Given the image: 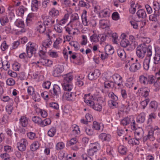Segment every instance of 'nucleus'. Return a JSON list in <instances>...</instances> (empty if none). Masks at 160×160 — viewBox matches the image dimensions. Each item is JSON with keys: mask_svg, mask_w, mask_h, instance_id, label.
<instances>
[{"mask_svg": "<svg viewBox=\"0 0 160 160\" xmlns=\"http://www.w3.org/2000/svg\"><path fill=\"white\" fill-rule=\"evenodd\" d=\"M64 83H72L73 76L71 73H68L63 76Z\"/></svg>", "mask_w": 160, "mask_h": 160, "instance_id": "cd10ccee", "label": "nucleus"}, {"mask_svg": "<svg viewBox=\"0 0 160 160\" xmlns=\"http://www.w3.org/2000/svg\"><path fill=\"white\" fill-rule=\"evenodd\" d=\"M118 152L122 155H125L126 154L127 149V148L123 145H120L118 148Z\"/></svg>", "mask_w": 160, "mask_h": 160, "instance_id": "79ce46f5", "label": "nucleus"}, {"mask_svg": "<svg viewBox=\"0 0 160 160\" xmlns=\"http://www.w3.org/2000/svg\"><path fill=\"white\" fill-rule=\"evenodd\" d=\"M141 68V64L139 63H135L132 64L129 67L130 71L135 72L139 69Z\"/></svg>", "mask_w": 160, "mask_h": 160, "instance_id": "a878e982", "label": "nucleus"}, {"mask_svg": "<svg viewBox=\"0 0 160 160\" xmlns=\"http://www.w3.org/2000/svg\"><path fill=\"white\" fill-rule=\"evenodd\" d=\"M141 8L140 5L138 3L135 4L134 2L132 1L131 2L130 7L129 8V11L131 13L133 14L135 13L137 9Z\"/></svg>", "mask_w": 160, "mask_h": 160, "instance_id": "aec40b11", "label": "nucleus"}, {"mask_svg": "<svg viewBox=\"0 0 160 160\" xmlns=\"http://www.w3.org/2000/svg\"><path fill=\"white\" fill-rule=\"evenodd\" d=\"M101 75L100 71L98 69L90 72L88 75V79L91 80L96 79Z\"/></svg>", "mask_w": 160, "mask_h": 160, "instance_id": "ddd939ff", "label": "nucleus"}, {"mask_svg": "<svg viewBox=\"0 0 160 160\" xmlns=\"http://www.w3.org/2000/svg\"><path fill=\"white\" fill-rule=\"evenodd\" d=\"M101 127V123H100L96 121L93 122L92 126V128L93 129L98 130H100Z\"/></svg>", "mask_w": 160, "mask_h": 160, "instance_id": "0e129e2a", "label": "nucleus"}, {"mask_svg": "<svg viewBox=\"0 0 160 160\" xmlns=\"http://www.w3.org/2000/svg\"><path fill=\"white\" fill-rule=\"evenodd\" d=\"M104 49L105 52L109 55L113 54L114 52L113 47L110 45H106Z\"/></svg>", "mask_w": 160, "mask_h": 160, "instance_id": "72a5a7b5", "label": "nucleus"}, {"mask_svg": "<svg viewBox=\"0 0 160 160\" xmlns=\"http://www.w3.org/2000/svg\"><path fill=\"white\" fill-rule=\"evenodd\" d=\"M72 133L75 135L79 134L80 133L79 128L76 124L72 126Z\"/></svg>", "mask_w": 160, "mask_h": 160, "instance_id": "de8ad7c7", "label": "nucleus"}, {"mask_svg": "<svg viewBox=\"0 0 160 160\" xmlns=\"http://www.w3.org/2000/svg\"><path fill=\"white\" fill-rule=\"evenodd\" d=\"M150 58L146 57L145 59L143 62V68L144 69L147 70L149 67V62H150Z\"/></svg>", "mask_w": 160, "mask_h": 160, "instance_id": "37998d69", "label": "nucleus"}, {"mask_svg": "<svg viewBox=\"0 0 160 160\" xmlns=\"http://www.w3.org/2000/svg\"><path fill=\"white\" fill-rule=\"evenodd\" d=\"M137 15L139 18H145L146 16V14L145 11L143 9H140L137 12Z\"/></svg>", "mask_w": 160, "mask_h": 160, "instance_id": "864d4df0", "label": "nucleus"}, {"mask_svg": "<svg viewBox=\"0 0 160 160\" xmlns=\"http://www.w3.org/2000/svg\"><path fill=\"white\" fill-rule=\"evenodd\" d=\"M138 92L142 96L146 97L149 95L150 90L147 87H142L138 90Z\"/></svg>", "mask_w": 160, "mask_h": 160, "instance_id": "4be33fe9", "label": "nucleus"}, {"mask_svg": "<svg viewBox=\"0 0 160 160\" xmlns=\"http://www.w3.org/2000/svg\"><path fill=\"white\" fill-rule=\"evenodd\" d=\"M154 127H152L151 128V131L149 132L148 135L147 137H145L143 138V139H147V138L149 139L151 141H153L155 139V138L153 137L154 134V131H155L154 130Z\"/></svg>", "mask_w": 160, "mask_h": 160, "instance_id": "473e14b6", "label": "nucleus"}, {"mask_svg": "<svg viewBox=\"0 0 160 160\" xmlns=\"http://www.w3.org/2000/svg\"><path fill=\"white\" fill-rule=\"evenodd\" d=\"M65 147V144L62 142H59L56 145V149L57 150H59L63 149Z\"/></svg>", "mask_w": 160, "mask_h": 160, "instance_id": "69168bd1", "label": "nucleus"}, {"mask_svg": "<svg viewBox=\"0 0 160 160\" xmlns=\"http://www.w3.org/2000/svg\"><path fill=\"white\" fill-rule=\"evenodd\" d=\"M38 46L35 43L29 42L27 44L26 51L28 56L31 58L38 50Z\"/></svg>", "mask_w": 160, "mask_h": 160, "instance_id": "f03ea898", "label": "nucleus"}, {"mask_svg": "<svg viewBox=\"0 0 160 160\" xmlns=\"http://www.w3.org/2000/svg\"><path fill=\"white\" fill-rule=\"evenodd\" d=\"M70 23L72 25L74 29H78L81 28V26L78 21H70Z\"/></svg>", "mask_w": 160, "mask_h": 160, "instance_id": "e433bc0d", "label": "nucleus"}, {"mask_svg": "<svg viewBox=\"0 0 160 160\" xmlns=\"http://www.w3.org/2000/svg\"><path fill=\"white\" fill-rule=\"evenodd\" d=\"M110 15V10L109 9H102L99 13L98 17L100 18L108 17Z\"/></svg>", "mask_w": 160, "mask_h": 160, "instance_id": "c756f323", "label": "nucleus"}, {"mask_svg": "<svg viewBox=\"0 0 160 160\" xmlns=\"http://www.w3.org/2000/svg\"><path fill=\"white\" fill-rule=\"evenodd\" d=\"M99 138L102 142H109L110 141L112 138L111 135L108 133H102L99 136Z\"/></svg>", "mask_w": 160, "mask_h": 160, "instance_id": "f3484780", "label": "nucleus"}, {"mask_svg": "<svg viewBox=\"0 0 160 160\" xmlns=\"http://www.w3.org/2000/svg\"><path fill=\"white\" fill-rule=\"evenodd\" d=\"M36 29L40 33H43L46 30L45 25L42 22H39L37 25Z\"/></svg>", "mask_w": 160, "mask_h": 160, "instance_id": "5701e85b", "label": "nucleus"}, {"mask_svg": "<svg viewBox=\"0 0 160 160\" xmlns=\"http://www.w3.org/2000/svg\"><path fill=\"white\" fill-rule=\"evenodd\" d=\"M129 39L130 41L132 42L130 43V50H132L135 48V38L132 35L129 36Z\"/></svg>", "mask_w": 160, "mask_h": 160, "instance_id": "4c0bfd02", "label": "nucleus"}, {"mask_svg": "<svg viewBox=\"0 0 160 160\" xmlns=\"http://www.w3.org/2000/svg\"><path fill=\"white\" fill-rule=\"evenodd\" d=\"M139 22L134 20H132L130 21L131 27L135 29L138 28V24Z\"/></svg>", "mask_w": 160, "mask_h": 160, "instance_id": "bf43d9fd", "label": "nucleus"}, {"mask_svg": "<svg viewBox=\"0 0 160 160\" xmlns=\"http://www.w3.org/2000/svg\"><path fill=\"white\" fill-rule=\"evenodd\" d=\"M27 135L28 138L31 140H35L37 138L36 134L32 132H28Z\"/></svg>", "mask_w": 160, "mask_h": 160, "instance_id": "09e8293b", "label": "nucleus"}, {"mask_svg": "<svg viewBox=\"0 0 160 160\" xmlns=\"http://www.w3.org/2000/svg\"><path fill=\"white\" fill-rule=\"evenodd\" d=\"M51 122V119L49 118L45 119L43 120H42V122L41 124V127H44L45 126L50 125Z\"/></svg>", "mask_w": 160, "mask_h": 160, "instance_id": "603ef678", "label": "nucleus"}, {"mask_svg": "<svg viewBox=\"0 0 160 160\" xmlns=\"http://www.w3.org/2000/svg\"><path fill=\"white\" fill-rule=\"evenodd\" d=\"M15 24L16 26L21 28H23L24 26V22L22 20L17 19L15 22Z\"/></svg>", "mask_w": 160, "mask_h": 160, "instance_id": "6e6d98bb", "label": "nucleus"}, {"mask_svg": "<svg viewBox=\"0 0 160 160\" xmlns=\"http://www.w3.org/2000/svg\"><path fill=\"white\" fill-rule=\"evenodd\" d=\"M49 14L52 17L56 18L59 15V12L58 10L53 8L49 10Z\"/></svg>", "mask_w": 160, "mask_h": 160, "instance_id": "c85d7f7f", "label": "nucleus"}, {"mask_svg": "<svg viewBox=\"0 0 160 160\" xmlns=\"http://www.w3.org/2000/svg\"><path fill=\"white\" fill-rule=\"evenodd\" d=\"M155 77L152 75L147 76L141 75L139 76V80L140 82L144 85L151 84L155 82Z\"/></svg>", "mask_w": 160, "mask_h": 160, "instance_id": "7ed1b4c3", "label": "nucleus"}, {"mask_svg": "<svg viewBox=\"0 0 160 160\" xmlns=\"http://www.w3.org/2000/svg\"><path fill=\"white\" fill-rule=\"evenodd\" d=\"M131 123L132 129L134 130L135 129V121L132 116H130L125 118L122 119L120 121V124L123 126H126Z\"/></svg>", "mask_w": 160, "mask_h": 160, "instance_id": "20e7f679", "label": "nucleus"}, {"mask_svg": "<svg viewBox=\"0 0 160 160\" xmlns=\"http://www.w3.org/2000/svg\"><path fill=\"white\" fill-rule=\"evenodd\" d=\"M145 115L144 113L142 112L138 115L136 118L137 122L139 123H143L145 121Z\"/></svg>", "mask_w": 160, "mask_h": 160, "instance_id": "c9c22d12", "label": "nucleus"}, {"mask_svg": "<svg viewBox=\"0 0 160 160\" xmlns=\"http://www.w3.org/2000/svg\"><path fill=\"white\" fill-rule=\"evenodd\" d=\"M40 6V2L38 0H32L31 8L33 11H37Z\"/></svg>", "mask_w": 160, "mask_h": 160, "instance_id": "412c9836", "label": "nucleus"}, {"mask_svg": "<svg viewBox=\"0 0 160 160\" xmlns=\"http://www.w3.org/2000/svg\"><path fill=\"white\" fill-rule=\"evenodd\" d=\"M93 118L92 115L89 113H87L86 114L85 119H81L80 122L84 124H87L88 122L92 121Z\"/></svg>", "mask_w": 160, "mask_h": 160, "instance_id": "393cba45", "label": "nucleus"}, {"mask_svg": "<svg viewBox=\"0 0 160 160\" xmlns=\"http://www.w3.org/2000/svg\"><path fill=\"white\" fill-rule=\"evenodd\" d=\"M62 42V39L58 38L57 39L54 43L53 47L56 49H59L60 47L59 44Z\"/></svg>", "mask_w": 160, "mask_h": 160, "instance_id": "3c124183", "label": "nucleus"}, {"mask_svg": "<svg viewBox=\"0 0 160 160\" xmlns=\"http://www.w3.org/2000/svg\"><path fill=\"white\" fill-rule=\"evenodd\" d=\"M66 160H78V158L76 156V153H74L72 156H70L69 154L67 155Z\"/></svg>", "mask_w": 160, "mask_h": 160, "instance_id": "774afa93", "label": "nucleus"}, {"mask_svg": "<svg viewBox=\"0 0 160 160\" xmlns=\"http://www.w3.org/2000/svg\"><path fill=\"white\" fill-rule=\"evenodd\" d=\"M40 64L41 65L47 66H50L52 64V60L45 58H41L39 61L37 62L36 64Z\"/></svg>", "mask_w": 160, "mask_h": 160, "instance_id": "a211bd4d", "label": "nucleus"}, {"mask_svg": "<svg viewBox=\"0 0 160 160\" xmlns=\"http://www.w3.org/2000/svg\"><path fill=\"white\" fill-rule=\"evenodd\" d=\"M92 7L94 8V12L97 13L98 16L99 13L101 11L102 9H101L100 6L97 4L95 5V2L93 3Z\"/></svg>", "mask_w": 160, "mask_h": 160, "instance_id": "c03bdc74", "label": "nucleus"}, {"mask_svg": "<svg viewBox=\"0 0 160 160\" xmlns=\"http://www.w3.org/2000/svg\"><path fill=\"white\" fill-rule=\"evenodd\" d=\"M28 144L27 141L25 139H22L20 142L17 144V147L19 150L21 151H24L26 149V146Z\"/></svg>", "mask_w": 160, "mask_h": 160, "instance_id": "2eb2a0df", "label": "nucleus"}, {"mask_svg": "<svg viewBox=\"0 0 160 160\" xmlns=\"http://www.w3.org/2000/svg\"><path fill=\"white\" fill-rule=\"evenodd\" d=\"M112 18L113 20L118 21L120 18V15L118 12H114L112 14Z\"/></svg>", "mask_w": 160, "mask_h": 160, "instance_id": "e2e57ef3", "label": "nucleus"}, {"mask_svg": "<svg viewBox=\"0 0 160 160\" xmlns=\"http://www.w3.org/2000/svg\"><path fill=\"white\" fill-rule=\"evenodd\" d=\"M113 82L118 87L122 88L123 86V80L121 76L118 74H115L112 75Z\"/></svg>", "mask_w": 160, "mask_h": 160, "instance_id": "9b49d317", "label": "nucleus"}, {"mask_svg": "<svg viewBox=\"0 0 160 160\" xmlns=\"http://www.w3.org/2000/svg\"><path fill=\"white\" fill-rule=\"evenodd\" d=\"M126 132H128L127 134H126L123 137V139L126 141H128V143L130 145H138L139 143L138 140L135 138H131L130 133L131 132L130 131H128L127 129H126Z\"/></svg>", "mask_w": 160, "mask_h": 160, "instance_id": "39448f33", "label": "nucleus"}, {"mask_svg": "<svg viewBox=\"0 0 160 160\" xmlns=\"http://www.w3.org/2000/svg\"><path fill=\"white\" fill-rule=\"evenodd\" d=\"M28 120L25 116H21L19 119L20 124L23 127H26L28 124Z\"/></svg>", "mask_w": 160, "mask_h": 160, "instance_id": "7c9ffc66", "label": "nucleus"}, {"mask_svg": "<svg viewBox=\"0 0 160 160\" xmlns=\"http://www.w3.org/2000/svg\"><path fill=\"white\" fill-rule=\"evenodd\" d=\"M64 67L63 66L58 65L54 68L53 71V75L56 77L58 76L64 70Z\"/></svg>", "mask_w": 160, "mask_h": 160, "instance_id": "dca6fc26", "label": "nucleus"}, {"mask_svg": "<svg viewBox=\"0 0 160 160\" xmlns=\"http://www.w3.org/2000/svg\"><path fill=\"white\" fill-rule=\"evenodd\" d=\"M42 18L43 20V23L45 26L50 25L54 23V20L49 16L44 15L42 16Z\"/></svg>", "mask_w": 160, "mask_h": 160, "instance_id": "4468645a", "label": "nucleus"}, {"mask_svg": "<svg viewBox=\"0 0 160 160\" xmlns=\"http://www.w3.org/2000/svg\"><path fill=\"white\" fill-rule=\"evenodd\" d=\"M69 18V14H65L63 17L59 22V25H63L65 24L67 22Z\"/></svg>", "mask_w": 160, "mask_h": 160, "instance_id": "a19ab883", "label": "nucleus"}, {"mask_svg": "<svg viewBox=\"0 0 160 160\" xmlns=\"http://www.w3.org/2000/svg\"><path fill=\"white\" fill-rule=\"evenodd\" d=\"M53 90L54 94L56 95H58L61 93L60 88L57 85H54Z\"/></svg>", "mask_w": 160, "mask_h": 160, "instance_id": "5fc2aeb1", "label": "nucleus"}, {"mask_svg": "<svg viewBox=\"0 0 160 160\" xmlns=\"http://www.w3.org/2000/svg\"><path fill=\"white\" fill-rule=\"evenodd\" d=\"M103 100L101 98H98L97 100H95L92 106H89L94 110L97 111H101L102 107L101 104L102 103Z\"/></svg>", "mask_w": 160, "mask_h": 160, "instance_id": "9d476101", "label": "nucleus"}, {"mask_svg": "<svg viewBox=\"0 0 160 160\" xmlns=\"http://www.w3.org/2000/svg\"><path fill=\"white\" fill-rule=\"evenodd\" d=\"M134 83L135 80L133 78H130L127 80L125 86L128 88H131L132 87Z\"/></svg>", "mask_w": 160, "mask_h": 160, "instance_id": "58836bf2", "label": "nucleus"}, {"mask_svg": "<svg viewBox=\"0 0 160 160\" xmlns=\"http://www.w3.org/2000/svg\"><path fill=\"white\" fill-rule=\"evenodd\" d=\"M62 87L64 91H70L73 88V86L72 83H64Z\"/></svg>", "mask_w": 160, "mask_h": 160, "instance_id": "f704fd0d", "label": "nucleus"}, {"mask_svg": "<svg viewBox=\"0 0 160 160\" xmlns=\"http://www.w3.org/2000/svg\"><path fill=\"white\" fill-rule=\"evenodd\" d=\"M101 35L99 34L94 33L90 37V40L92 42H97L99 41Z\"/></svg>", "mask_w": 160, "mask_h": 160, "instance_id": "2f4dec72", "label": "nucleus"}, {"mask_svg": "<svg viewBox=\"0 0 160 160\" xmlns=\"http://www.w3.org/2000/svg\"><path fill=\"white\" fill-rule=\"evenodd\" d=\"M32 120L35 123L41 126L42 120L38 116H34L32 118Z\"/></svg>", "mask_w": 160, "mask_h": 160, "instance_id": "13d9d810", "label": "nucleus"}, {"mask_svg": "<svg viewBox=\"0 0 160 160\" xmlns=\"http://www.w3.org/2000/svg\"><path fill=\"white\" fill-rule=\"evenodd\" d=\"M100 148L99 144L98 143L91 144L87 152L90 156H93L98 150Z\"/></svg>", "mask_w": 160, "mask_h": 160, "instance_id": "6e6552de", "label": "nucleus"}, {"mask_svg": "<svg viewBox=\"0 0 160 160\" xmlns=\"http://www.w3.org/2000/svg\"><path fill=\"white\" fill-rule=\"evenodd\" d=\"M147 48L144 45H139L137 48L136 54L140 58H143L146 54Z\"/></svg>", "mask_w": 160, "mask_h": 160, "instance_id": "1a4fd4ad", "label": "nucleus"}, {"mask_svg": "<svg viewBox=\"0 0 160 160\" xmlns=\"http://www.w3.org/2000/svg\"><path fill=\"white\" fill-rule=\"evenodd\" d=\"M82 22L83 24L85 26L88 25V20L87 17V11L84 10L81 16Z\"/></svg>", "mask_w": 160, "mask_h": 160, "instance_id": "b1692460", "label": "nucleus"}, {"mask_svg": "<svg viewBox=\"0 0 160 160\" xmlns=\"http://www.w3.org/2000/svg\"><path fill=\"white\" fill-rule=\"evenodd\" d=\"M56 130L54 128H52L48 131V135L51 137H53L56 133Z\"/></svg>", "mask_w": 160, "mask_h": 160, "instance_id": "338daca9", "label": "nucleus"}, {"mask_svg": "<svg viewBox=\"0 0 160 160\" xmlns=\"http://www.w3.org/2000/svg\"><path fill=\"white\" fill-rule=\"evenodd\" d=\"M14 8L13 6H10L8 8V13L4 14L0 18V22L2 25L4 26L6 23L8 22V18L11 20L14 18L15 16L14 13Z\"/></svg>", "mask_w": 160, "mask_h": 160, "instance_id": "f257e3e1", "label": "nucleus"}, {"mask_svg": "<svg viewBox=\"0 0 160 160\" xmlns=\"http://www.w3.org/2000/svg\"><path fill=\"white\" fill-rule=\"evenodd\" d=\"M52 44V42L49 39L45 40L42 44V46L46 49L47 48L49 47Z\"/></svg>", "mask_w": 160, "mask_h": 160, "instance_id": "680f3d73", "label": "nucleus"}, {"mask_svg": "<svg viewBox=\"0 0 160 160\" xmlns=\"http://www.w3.org/2000/svg\"><path fill=\"white\" fill-rule=\"evenodd\" d=\"M49 56L53 58H56L58 57V53L55 51L50 50L48 52Z\"/></svg>", "mask_w": 160, "mask_h": 160, "instance_id": "49530a36", "label": "nucleus"}, {"mask_svg": "<svg viewBox=\"0 0 160 160\" xmlns=\"http://www.w3.org/2000/svg\"><path fill=\"white\" fill-rule=\"evenodd\" d=\"M117 53L118 56L122 60H124V59L127 58L125 53L123 49H119L117 51Z\"/></svg>", "mask_w": 160, "mask_h": 160, "instance_id": "a18cd8bd", "label": "nucleus"}, {"mask_svg": "<svg viewBox=\"0 0 160 160\" xmlns=\"http://www.w3.org/2000/svg\"><path fill=\"white\" fill-rule=\"evenodd\" d=\"M127 38V35L126 33H123L121 34L120 37V38L121 39L120 44L122 47L126 48L129 46L130 48V41Z\"/></svg>", "mask_w": 160, "mask_h": 160, "instance_id": "423d86ee", "label": "nucleus"}, {"mask_svg": "<svg viewBox=\"0 0 160 160\" xmlns=\"http://www.w3.org/2000/svg\"><path fill=\"white\" fill-rule=\"evenodd\" d=\"M47 107L48 108H51L57 110L59 109L58 104L56 102H50L48 104Z\"/></svg>", "mask_w": 160, "mask_h": 160, "instance_id": "4d7b16f0", "label": "nucleus"}, {"mask_svg": "<svg viewBox=\"0 0 160 160\" xmlns=\"http://www.w3.org/2000/svg\"><path fill=\"white\" fill-rule=\"evenodd\" d=\"M76 95L73 92H64L62 96L63 100L69 101H73L75 100Z\"/></svg>", "mask_w": 160, "mask_h": 160, "instance_id": "0eeeda50", "label": "nucleus"}, {"mask_svg": "<svg viewBox=\"0 0 160 160\" xmlns=\"http://www.w3.org/2000/svg\"><path fill=\"white\" fill-rule=\"evenodd\" d=\"M41 144L37 141L33 142L30 145V149L32 152H35L39 149Z\"/></svg>", "mask_w": 160, "mask_h": 160, "instance_id": "6ab92c4d", "label": "nucleus"}, {"mask_svg": "<svg viewBox=\"0 0 160 160\" xmlns=\"http://www.w3.org/2000/svg\"><path fill=\"white\" fill-rule=\"evenodd\" d=\"M109 22L105 20H102L100 21L99 23L100 27L102 28L108 27L109 26Z\"/></svg>", "mask_w": 160, "mask_h": 160, "instance_id": "8fccbe9b", "label": "nucleus"}, {"mask_svg": "<svg viewBox=\"0 0 160 160\" xmlns=\"http://www.w3.org/2000/svg\"><path fill=\"white\" fill-rule=\"evenodd\" d=\"M84 98V102L89 106H92L94 100H96L90 93L85 94Z\"/></svg>", "mask_w": 160, "mask_h": 160, "instance_id": "f8f14e48", "label": "nucleus"}, {"mask_svg": "<svg viewBox=\"0 0 160 160\" xmlns=\"http://www.w3.org/2000/svg\"><path fill=\"white\" fill-rule=\"evenodd\" d=\"M84 77L83 76H78L76 77V84L79 86H82L83 84V79Z\"/></svg>", "mask_w": 160, "mask_h": 160, "instance_id": "ea45409f", "label": "nucleus"}, {"mask_svg": "<svg viewBox=\"0 0 160 160\" xmlns=\"http://www.w3.org/2000/svg\"><path fill=\"white\" fill-rule=\"evenodd\" d=\"M134 132L135 138L136 139L139 140L141 138L143 131L142 128H138L135 129Z\"/></svg>", "mask_w": 160, "mask_h": 160, "instance_id": "bb28decb", "label": "nucleus"}, {"mask_svg": "<svg viewBox=\"0 0 160 160\" xmlns=\"http://www.w3.org/2000/svg\"><path fill=\"white\" fill-rule=\"evenodd\" d=\"M133 58L131 57H127L124 59V61H125V67L127 68L129 67L130 65V62L131 60H133Z\"/></svg>", "mask_w": 160, "mask_h": 160, "instance_id": "052dcab7", "label": "nucleus"}]
</instances>
